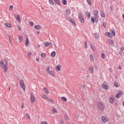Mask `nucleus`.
Wrapping results in <instances>:
<instances>
[{
  "label": "nucleus",
  "instance_id": "1",
  "mask_svg": "<svg viewBox=\"0 0 124 124\" xmlns=\"http://www.w3.org/2000/svg\"><path fill=\"white\" fill-rule=\"evenodd\" d=\"M5 63L3 62V61H1L0 62V66L1 68L3 69L4 72H6L7 71V65H8V61L6 60H5Z\"/></svg>",
  "mask_w": 124,
  "mask_h": 124
},
{
  "label": "nucleus",
  "instance_id": "2",
  "mask_svg": "<svg viewBox=\"0 0 124 124\" xmlns=\"http://www.w3.org/2000/svg\"><path fill=\"white\" fill-rule=\"evenodd\" d=\"M19 84L22 88V89L23 90L24 92H25L26 91V86L25 85V82H24V80L23 79L20 80L19 81Z\"/></svg>",
  "mask_w": 124,
  "mask_h": 124
},
{
  "label": "nucleus",
  "instance_id": "3",
  "mask_svg": "<svg viewBox=\"0 0 124 124\" xmlns=\"http://www.w3.org/2000/svg\"><path fill=\"white\" fill-rule=\"evenodd\" d=\"M98 108L100 110L102 111L103 109H104V106H103V104L101 102H98Z\"/></svg>",
  "mask_w": 124,
  "mask_h": 124
},
{
  "label": "nucleus",
  "instance_id": "4",
  "mask_svg": "<svg viewBox=\"0 0 124 124\" xmlns=\"http://www.w3.org/2000/svg\"><path fill=\"white\" fill-rule=\"evenodd\" d=\"M31 103H34V102H35V97L32 93H31Z\"/></svg>",
  "mask_w": 124,
  "mask_h": 124
},
{
  "label": "nucleus",
  "instance_id": "5",
  "mask_svg": "<svg viewBox=\"0 0 124 124\" xmlns=\"http://www.w3.org/2000/svg\"><path fill=\"white\" fill-rule=\"evenodd\" d=\"M101 120H102V122H103V123H107V122L110 121V119L105 117V116H102Z\"/></svg>",
  "mask_w": 124,
  "mask_h": 124
},
{
  "label": "nucleus",
  "instance_id": "6",
  "mask_svg": "<svg viewBox=\"0 0 124 124\" xmlns=\"http://www.w3.org/2000/svg\"><path fill=\"white\" fill-rule=\"evenodd\" d=\"M78 18L80 20L81 23H82V24H84L85 23V19H84V17H83V16H82V14H78Z\"/></svg>",
  "mask_w": 124,
  "mask_h": 124
},
{
  "label": "nucleus",
  "instance_id": "7",
  "mask_svg": "<svg viewBox=\"0 0 124 124\" xmlns=\"http://www.w3.org/2000/svg\"><path fill=\"white\" fill-rule=\"evenodd\" d=\"M114 101H115V98H114L112 95L110 96L109 98V103H110L111 104H113L114 103Z\"/></svg>",
  "mask_w": 124,
  "mask_h": 124
},
{
  "label": "nucleus",
  "instance_id": "8",
  "mask_svg": "<svg viewBox=\"0 0 124 124\" xmlns=\"http://www.w3.org/2000/svg\"><path fill=\"white\" fill-rule=\"evenodd\" d=\"M123 95V92L121 91H118L117 94L116 95V98H119V97H121Z\"/></svg>",
  "mask_w": 124,
  "mask_h": 124
},
{
  "label": "nucleus",
  "instance_id": "9",
  "mask_svg": "<svg viewBox=\"0 0 124 124\" xmlns=\"http://www.w3.org/2000/svg\"><path fill=\"white\" fill-rule=\"evenodd\" d=\"M16 20L18 24H20V23H21V18H20V15H17L16 16Z\"/></svg>",
  "mask_w": 124,
  "mask_h": 124
},
{
  "label": "nucleus",
  "instance_id": "10",
  "mask_svg": "<svg viewBox=\"0 0 124 124\" xmlns=\"http://www.w3.org/2000/svg\"><path fill=\"white\" fill-rule=\"evenodd\" d=\"M102 89H104V90H109V86L105 84H102L101 86Z\"/></svg>",
  "mask_w": 124,
  "mask_h": 124
},
{
  "label": "nucleus",
  "instance_id": "11",
  "mask_svg": "<svg viewBox=\"0 0 124 124\" xmlns=\"http://www.w3.org/2000/svg\"><path fill=\"white\" fill-rule=\"evenodd\" d=\"M108 42H109V45H110V46H113L115 45L114 41H113L112 39H108Z\"/></svg>",
  "mask_w": 124,
  "mask_h": 124
},
{
  "label": "nucleus",
  "instance_id": "12",
  "mask_svg": "<svg viewBox=\"0 0 124 124\" xmlns=\"http://www.w3.org/2000/svg\"><path fill=\"white\" fill-rule=\"evenodd\" d=\"M29 45H30V40H29L28 37H27L26 42H25V46L26 47H28V46H29Z\"/></svg>",
  "mask_w": 124,
  "mask_h": 124
},
{
  "label": "nucleus",
  "instance_id": "13",
  "mask_svg": "<svg viewBox=\"0 0 124 124\" xmlns=\"http://www.w3.org/2000/svg\"><path fill=\"white\" fill-rule=\"evenodd\" d=\"M69 21L71 23H72V24L74 26V27H76V23H75V22H74V21L73 20V19L72 18H70Z\"/></svg>",
  "mask_w": 124,
  "mask_h": 124
},
{
  "label": "nucleus",
  "instance_id": "14",
  "mask_svg": "<svg viewBox=\"0 0 124 124\" xmlns=\"http://www.w3.org/2000/svg\"><path fill=\"white\" fill-rule=\"evenodd\" d=\"M44 45H45V47H48V46H52V44H51V43H50V42L45 43Z\"/></svg>",
  "mask_w": 124,
  "mask_h": 124
},
{
  "label": "nucleus",
  "instance_id": "15",
  "mask_svg": "<svg viewBox=\"0 0 124 124\" xmlns=\"http://www.w3.org/2000/svg\"><path fill=\"white\" fill-rule=\"evenodd\" d=\"M65 13H66V15H67V16H68L70 14V9H67L65 10Z\"/></svg>",
  "mask_w": 124,
  "mask_h": 124
},
{
  "label": "nucleus",
  "instance_id": "16",
  "mask_svg": "<svg viewBox=\"0 0 124 124\" xmlns=\"http://www.w3.org/2000/svg\"><path fill=\"white\" fill-rule=\"evenodd\" d=\"M48 74H49V75H50V76H51L52 77H55V74H54V72H53V71L50 70V72H49L48 73Z\"/></svg>",
  "mask_w": 124,
  "mask_h": 124
},
{
  "label": "nucleus",
  "instance_id": "17",
  "mask_svg": "<svg viewBox=\"0 0 124 124\" xmlns=\"http://www.w3.org/2000/svg\"><path fill=\"white\" fill-rule=\"evenodd\" d=\"M91 48L92 49L93 51H95L96 50V47L93 45H90Z\"/></svg>",
  "mask_w": 124,
  "mask_h": 124
},
{
  "label": "nucleus",
  "instance_id": "18",
  "mask_svg": "<svg viewBox=\"0 0 124 124\" xmlns=\"http://www.w3.org/2000/svg\"><path fill=\"white\" fill-rule=\"evenodd\" d=\"M34 28L36 29L37 31H38L41 29V26H40V25H35Z\"/></svg>",
  "mask_w": 124,
  "mask_h": 124
},
{
  "label": "nucleus",
  "instance_id": "19",
  "mask_svg": "<svg viewBox=\"0 0 124 124\" xmlns=\"http://www.w3.org/2000/svg\"><path fill=\"white\" fill-rule=\"evenodd\" d=\"M89 71L90 73H93V66H90L89 68Z\"/></svg>",
  "mask_w": 124,
  "mask_h": 124
},
{
  "label": "nucleus",
  "instance_id": "20",
  "mask_svg": "<svg viewBox=\"0 0 124 124\" xmlns=\"http://www.w3.org/2000/svg\"><path fill=\"white\" fill-rule=\"evenodd\" d=\"M5 26H6L7 28H9L10 29H11V28L12 27V26H11V24L9 23H5Z\"/></svg>",
  "mask_w": 124,
  "mask_h": 124
},
{
  "label": "nucleus",
  "instance_id": "21",
  "mask_svg": "<svg viewBox=\"0 0 124 124\" xmlns=\"http://www.w3.org/2000/svg\"><path fill=\"white\" fill-rule=\"evenodd\" d=\"M107 36H108V37H110V38H112V37H113V35L112 34V33L108 32H107Z\"/></svg>",
  "mask_w": 124,
  "mask_h": 124
},
{
  "label": "nucleus",
  "instance_id": "22",
  "mask_svg": "<svg viewBox=\"0 0 124 124\" xmlns=\"http://www.w3.org/2000/svg\"><path fill=\"white\" fill-rule=\"evenodd\" d=\"M86 15L87 16V18L88 19H91V14H90V13L87 12Z\"/></svg>",
  "mask_w": 124,
  "mask_h": 124
},
{
  "label": "nucleus",
  "instance_id": "23",
  "mask_svg": "<svg viewBox=\"0 0 124 124\" xmlns=\"http://www.w3.org/2000/svg\"><path fill=\"white\" fill-rule=\"evenodd\" d=\"M98 15V13L97 10H95L94 11V16H95V17H97V15Z\"/></svg>",
  "mask_w": 124,
  "mask_h": 124
},
{
  "label": "nucleus",
  "instance_id": "24",
  "mask_svg": "<svg viewBox=\"0 0 124 124\" xmlns=\"http://www.w3.org/2000/svg\"><path fill=\"white\" fill-rule=\"evenodd\" d=\"M32 54V53H31V51H29L28 53V58H31V55Z\"/></svg>",
  "mask_w": 124,
  "mask_h": 124
},
{
  "label": "nucleus",
  "instance_id": "25",
  "mask_svg": "<svg viewBox=\"0 0 124 124\" xmlns=\"http://www.w3.org/2000/svg\"><path fill=\"white\" fill-rule=\"evenodd\" d=\"M50 55L52 57V58H54V57H55V56H56V52L53 51L52 52H51Z\"/></svg>",
  "mask_w": 124,
  "mask_h": 124
},
{
  "label": "nucleus",
  "instance_id": "26",
  "mask_svg": "<svg viewBox=\"0 0 124 124\" xmlns=\"http://www.w3.org/2000/svg\"><path fill=\"white\" fill-rule=\"evenodd\" d=\"M62 3L64 5H66L67 4V1H66V0H62Z\"/></svg>",
  "mask_w": 124,
  "mask_h": 124
},
{
  "label": "nucleus",
  "instance_id": "27",
  "mask_svg": "<svg viewBox=\"0 0 124 124\" xmlns=\"http://www.w3.org/2000/svg\"><path fill=\"white\" fill-rule=\"evenodd\" d=\"M101 16L102 18H104V17H105V14L104 13V12H101Z\"/></svg>",
  "mask_w": 124,
  "mask_h": 124
},
{
  "label": "nucleus",
  "instance_id": "28",
  "mask_svg": "<svg viewBox=\"0 0 124 124\" xmlns=\"http://www.w3.org/2000/svg\"><path fill=\"white\" fill-rule=\"evenodd\" d=\"M44 92H45L46 93H49L48 89L46 87L44 88Z\"/></svg>",
  "mask_w": 124,
  "mask_h": 124
},
{
  "label": "nucleus",
  "instance_id": "29",
  "mask_svg": "<svg viewBox=\"0 0 124 124\" xmlns=\"http://www.w3.org/2000/svg\"><path fill=\"white\" fill-rule=\"evenodd\" d=\"M57 71H61V65H58L56 67Z\"/></svg>",
  "mask_w": 124,
  "mask_h": 124
},
{
  "label": "nucleus",
  "instance_id": "30",
  "mask_svg": "<svg viewBox=\"0 0 124 124\" xmlns=\"http://www.w3.org/2000/svg\"><path fill=\"white\" fill-rule=\"evenodd\" d=\"M114 87H116V88H119V83H118L116 82H115L114 83Z\"/></svg>",
  "mask_w": 124,
  "mask_h": 124
},
{
  "label": "nucleus",
  "instance_id": "31",
  "mask_svg": "<svg viewBox=\"0 0 124 124\" xmlns=\"http://www.w3.org/2000/svg\"><path fill=\"white\" fill-rule=\"evenodd\" d=\"M49 3L51 5H54L55 3L53 1V0H48Z\"/></svg>",
  "mask_w": 124,
  "mask_h": 124
},
{
  "label": "nucleus",
  "instance_id": "32",
  "mask_svg": "<svg viewBox=\"0 0 124 124\" xmlns=\"http://www.w3.org/2000/svg\"><path fill=\"white\" fill-rule=\"evenodd\" d=\"M94 35L95 38H96V39H97V38L99 37V35H98V34L97 33H94Z\"/></svg>",
  "mask_w": 124,
  "mask_h": 124
},
{
  "label": "nucleus",
  "instance_id": "33",
  "mask_svg": "<svg viewBox=\"0 0 124 124\" xmlns=\"http://www.w3.org/2000/svg\"><path fill=\"white\" fill-rule=\"evenodd\" d=\"M41 58H46V54L44 53H42L41 54Z\"/></svg>",
  "mask_w": 124,
  "mask_h": 124
},
{
  "label": "nucleus",
  "instance_id": "34",
  "mask_svg": "<svg viewBox=\"0 0 124 124\" xmlns=\"http://www.w3.org/2000/svg\"><path fill=\"white\" fill-rule=\"evenodd\" d=\"M101 57L103 60H104L105 59V53H102Z\"/></svg>",
  "mask_w": 124,
  "mask_h": 124
},
{
  "label": "nucleus",
  "instance_id": "35",
  "mask_svg": "<svg viewBox=\"0 0 124 124\" xmlns=\"http://www.w3.org/2000/svg\"><path fill=\"white\" fill-rule=\"evenodd\" d=\"M54 1L58 4V5H60L61 3H60V0H54Z\"/></svg>",
  "mask_w": 124,
  "mask_h": 124
},
{
  "label": "nucleus",
  "instance_id": "36",
  "mask_svg": "<svg viewBox=\"0 0 124 124\" xmlns=\"http://www.w3.org/2000/svg\"><path fill=\"white\" fill-rule=\"evenodd\" d=\"M52 112H53V114H56V113H57V112H58V111H57V109H56L55 108H53Z\"/></svg>",
  "mask_w": 124,
  "mask_h": 124
},
{
  "label": "nucleus",
  "instance_id": "37",
  "mask_svg": "<svg viewBox=\"0 0 124 124\" xmlns=\"http://www.w3.org/2000/svg\"><path fill=\"white\" fill-rule=\"evenodd\" d=\"M61 99H62V101H66L67 100L66 98H65V97H62L61 98Z\"/></svg>",
  "mask_w": 124,
  "mask_h": 124
},
{
  "label": "nucleus",
  "instance_id": "38",
  "mask_svg": "<svg viewBox=\"0 0 124 124\" xmlns=\"http://www.w3.org/2000/svg\"><path fill=\"white\" fill-rule=\"evenodd\" d=\"M111 32H112V34L114 35V36H115V35H116V32H115V30H111Z\"/></svg>",
  "mask_w": 124,
  "mask_h": 124
},
{
  "label": "nucleus",
  "instance_id": "39",
  "mask_svg": "<svg viewBox=\"0 0 124 124\" xmlns=\"http://www.w3.org/2000/svg\"><path fill=\"white\" fill-rule=\"evenodd\" d=\"M25 117H26V118H27V119L28 120H30V115H29L28 114H27V113L25 114Z\"/></svg>",
  "mask_w": 124,
  "mask_h": 124
},
{
  "label": "nucleus",
  "instance_id": "40",
  "mask_svg": "<svg viewBox=\"0 0 124 124\" xmlns=\"http://www.w3.org/2000/svg\"><path fill=\"white\" fill-rule=\"evenodd\" d=\"M29 25L31 27H32L33 26V22L32 21L29 22Z\"/></svg>",
  "mask_w": 124,
  "mask_h": 124
},
{
  "label": "nucleus",
  "instance_id": "41",
  "mask_svg": "<svg viewBox=\"0 0 124 124\" xmlns=\"http://www.w3.org/2000/svg\"><path fill=\"white\" fill-rule=\"evenodd\" d=\"M87 2L89 5H91L92 4V2L91 1V0H87Z\"/></svg>",
  "mask_w": 124,
  "mask_h": 124
},
{
  "label": "nucleus",
  "instance_id": "42",
  "mask_svg": "<svg viewBox=\"0 0 124 124\" xmlns=\"http://www.w3.org/2000/svg\"><path fill=\"white\" fill-rule=\"evenodd\" d=\"M90 60H91V61H93V55H90Z\"/></svg>",
  "mask_w": 124,
  "mask_h": 124
},
{
  "label": "nucleus",
  "instance_id": "43",
  "mask_svg": "<svg viewBox=\"0 0 124 124\" xmlns=\"http://www.w3.org/2000/svg\"><path fill=\"white\" fill-rule=\"evenodd\" d=\"M18 38L19 40V42H22V37L20 36H18Z\"/></svg>",
  "mask_w": 124,
  "mask_h": 124
},
{
  "label": "nucleus",
  "instance_id": "44",
  "mask_svg": "<svg viewBox=\"0 0 124 124\" xmlns=\"http://www.w3.org/2000/svg\"><path fill=\"white\" fill-rule=\"evenodd\" d=\"M50 72H51V70H50V67H48L46 69V72L49 73Z\"/></svg>",
  "mask_w": 124,
  "mask_h": 124
},
{
  "label": "nucleus",
  "instance_id": "45",
  "mask_svg": "<svg viewBox=\"0 0 124 124\" xmlns=\"http://www.w3.org/2000/svg\"><path fill=\"white\" fill-rule=\"evenodd\" d=\"M13 5H11L9 7V10L11 11V10H13Z\"/></svg>",
  "mask_w": 124,
  "mask_h": 124
},
{
  "label": "nucleus",
  "instance_id": "46",
  "mask_svg": "<svg viewBox=\"0 0 124 124\" xmlns=\"http://www.w3.org/2000/svg\"><path fill=\"white\" fill-rule=\"evenodd\" d=\"M106 24H107L106 22H103V27H104V28H106Z\"/></svg>",
  "mask_w": 124,
  "mask_h": 124
},
{
  "label": "nucleus",
  "instance_id": "47",
  "mask_svg": "<svg viewBox=\"0 0 124 124\" xmlns=\"http://www.w3.org/2000/svg\"><path fill=\"white\" fill-rule=\"evenodd\" d=\"M47 101H48L49 102H53V100L51 98H48L47 99Z\"/></svg>",
  "mask_w": 124,
  "mask_h": 124
},
{
  "label": "nucleus",
  "instance_id": "48",
  "mask_svg": "<svg viewBox=\"0 0 124 124\" xmlns=\"http://www.w3.org/2000/svg\"><path fill=\"white\" fill-rule=\"evenodd\" d=\"M84 46L85 47H86L87 48H88V46H87V41H86L84 43Z\"/></svg>",
  "mask_w": 124,
  "mask_h": 124
},
{
  "label": "nucleus",
  "instance_id": "49",
  "mask_svg": "<svg viewBox=\"0 0 124 124\" xmlns=\"http://www.w3.org/2000/svg\"><path fill=\"white\" fill-rule=\"evenodd\" d=\"M42 98H44V99H45L47 97V96L46 95H43L42 96Z\"/></svg>",
  "mask_w": 124,
  "mask_h": 124
},
{
  "label": "nucleus",
  "instance_id": "50",
  "mask_svg": "<svg viewBox=\"0 0 124 124\" xmlns=\"http://www.w3.org/2000/svg\"><path fill=\"white\" fill-rule=\"evenodd\" d=\"M17 28H18V31H22V28L19 25H17Z\"/></svg>",
  "mask_w": 124,
  "mask_h": 124
},
{
  "label": "nucleus",
  "instance_id": "51",
  "mask_svg": "<svg viewBox=\"0 0 124 124\" xmlns=\"http://www.w3.org/2000/svg\"><path fill=\"white\" fill-rule=\"evenodd\" d=\"M41 124H48V123H47V122L46 121H44V122H41Z\"/></svg>",
  "mask_w": 124,
  "mask_h": 124
},
{
  "label": "nucleus",
  "instance_id": "52",
  "mask_svg": "<svg viewBox=\"0 0 124 124\" xmlns=\"http://www.w3.org/2000/svg\"><path fill=\"white\" fill-rule=\"evenodd\" d=\"M91 21L93 23H94V18L93 17H91Z\"/></svg>",
  "mask_w": 124,
  "mask_h": 124
},
{
  "label": "nucleus",
  "instance_id": "53",
  "mask_svg": "<svg viewBox=\"0 0 124 124\" xmlns=\"http://www.w3.org/2000/svg\"><path fill=\"white\" fill-rule=\"evenodd\" d=\"M24 107H25V104H24V103H22L21 104L22 108H24Z\"/></svg>",
  "mask_w": 124,
  "mask_h": 124
},
{
  "label": "nucleus",
  "instance_id": "54",
  "mask_svg": "<svg viewBox=\"0 0 124 124\" xmlns=\"http://www.w3.org/2000/svg\"><path fill=\"white\" fill-rule=\"evenodd\" d=\"M118 68H119V69H122V66L121 65H119L118 66Z\"/></svg>",
  "mask_w": 124,
  "mask_h": 124
},
{
  "label": "nucleus",
  "instance_id": "55",
  "mask_svg": "<svg viewBox=\"0 0 124 124\" xmlns=\"http://www.w3.org/2000/svg\"><path fill=\"white\" fill-rule=\"evenodd\" d=\"M36 61H37V62H39V59H38V58H36Z\"/></svg>",
  "mask_w": 124,
  "mask_h": 124
},
{
  "label": "nucleus",
  "instance_id": "56",
  "mask_svg": "<svg viewBox=\"0 0 124 124\" xmlns=\"http://www.w3.org/2000/svg\"><path fill=\"white\" fill-rule=\"evenodd\" d=\"M8 89L9 91H10V90H11V87H10V86H9Z\"/></svg>",
  "mask_w": 124,
  "mask_h": 124
},
{
  "label": "nucleus",
  "instance_id": "57",
  "mask_svg": "<svg viewBox=\"0 0 124 124\" xmlns=\"http://www.w3.org/2000/svg\"><path fill=\"white\" fill-rule=\"evenodd\" d=\"M121 50H122V51H124V47H123L121 48Z\"/></svg>",
  "mask_w": 124,
  "mask_h": 124
},
{
  "label": "nucleus",
  "instance_id": "58",
  "mask_svg": "<svg viewBox=\"0 0 124 124\" xmlns=\"http://www.w3.org/2000/svg\"><path fill=\"white\" fill-rule=\"evenodd\" d=\"M66 121H68L69 118L68 117H67V118H66Z\"/></svg>",
  "mask_w": 124,
  "mask_h": 124
},
{
  "label": "nucleus",
  "instance_id": "59",
  "mask_svg": "<svg viewBox=\"0 0 124 124\" xmlns=\"http://www.w3.org/2000/svg\"><path fill=\"white\" fill-rule=\"evenodd\" d=\"M37 34H39V31H38L37 32Z\"/></svg>",
  "mask_w": 124,
  "mask_h": 124
},
{
  "label": "nucleus",
  "instance_id": "60",
  "mask_svg": "<svg viewBox=\"0 0 124 124\" xmlns=\"http://www.w3.org/2000/svg\"><path fill=\"white\" fill-rule=\"evenodd\" d=\"M114 104L115 105H118V104L117 103H115Z\"/></svg>",
  "mask_w": 124,
  "mask_h": 124
}]
</instances>
